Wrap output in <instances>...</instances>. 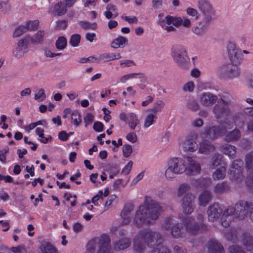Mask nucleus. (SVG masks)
Returning <instances> with one entry per match:
<instances>
[{"mask_svg":"<svg viewBox=\"0 0 253 253\" xmlns=\"http://www.w3.org/2000/svg\"><path fill=\"white\" fill-rule=\"evenodd\" d=\"M195 88V84L192 81L188 82L185 84L182 87L183 91L185 92H192Z\"/></svg>","mask_w":253,"mask_h":253,"instance_id":"nucleus-56","label":"nucleus"},{"mask_svg":"<svg viewBox=\"0 0 253 253\" xmlns=\"http://www.w3.org/2000/svg\"><path fill=\"white\" fill-rule=\"evenodd\" d=\"M215 147L214 145L210 142L203 141L200 143L199 153L200 154L208 155L214 151Z\"/></svg>","mask_w":253,"mask_h":253,"instance_id":"nucleus-26","label":"nucleus"},{"mask_svg":"<svg viewBox=\"0 0 253 253\" xmlns=\"http://www.w3.org/2000/svg\"><path fill=\"white\" fill-rule=\"evenodd\" d=\"M186 163L181 158L174 157L170 159L168 162L165 170V176L168 180H171L176 176L185 172Z\"/></svg>","mask_w":253,"mask_h":253,"instance_id":"nucleus-5","label":"nucleus"},{"mask_svg":"<svg viewBox=\"0 0 253 253\" xmlns=\"http://www.w3.org/2000/svg\"><path fill=\"white\" fill-rule=\"evenodd\" d=\"M220 150L232 159H233L236 156V148L234 146L226 144L220 147Z\"/></svg>","mask_w":253,"mask_h":253,"instance_id":"nucleus-28","label":"nucleus"},{"mask_svg":"<svg viewBox=\"0 0 253 253\" xmlns=\"http://www.w3.org/2000/svg\"><path fill=\"white\" fill-rule=\"evenodd\" d=\"M195 196L191 193H187L182 198L181 207L184 214H191L193 211L195 207Z\"/></svg>","mask_w":253,"mask_h":253,"instance_id":"nucleus-14","label":"nucleus"},{"mask_svg":"<svg viewBox=\"0 0 253 253\" xmlns=\"http://www.w3.org/2000/svg\"><path fill=\"white\" fill-rule=\"evenodd\" d=\"M134 206L132 204L128 203L126 204L123 210L121 212V216L131 215V212L133 211Z\"/></svg>","mask_w":253,"mask_h":253,"instance_id":"nucleus-47","label":"nucleus"},{"mask_svg":"<svg viewBox=\"0 0 253 253\" xmlns=\"http://www.w3.org/2000/svg\"><path fill=\"white\" fill-rule=\"evenodd\" d=\"M157 118V116L153 114H150L148 115L146 117L145 121H144V126L145 127H148L151 125L153 124V123L155 122V119H156Z\"/></svg>","mask_w":253,"mask_h":253,"instance_id":"nucleus-49","label":"nucleus"},{"mask_svg":"<svg viewBox=\"0 0 253 253\" xmlns=\"http://www.w3.org/2000/svg\"><path fill=\"white\" fill-rule=\"evenodd\" d=\"M243 162L240 159H237L232 162L230 167H235L236 169H243Z\"/></svg>","mask_w":253,"mask_h":253,"instance_id":"nucleus-62","label":"nucleus"},{"mask_svg":"<svg viewBox=\"0 0 253 253\" xmlns=\"http://www.w3.org/2000/svg\"><path fill=\"white\" fill-rule=\"evenodd\" d=\"M171 51L173 62L180 70L185 71L190 68V59L183 45H174L171 47Z\"/></svg>","mask_w":253,"mask_h":253,"instance_id":"nucleus-4","label":"nucleus"},{"mask_svg":"<svg viewBox=\"0 0 253 253\" xmlns=\"http://www.w3.org/2000/svg\"><path fill=\"white\" fill-rule=\"evenodd\" d=\"M149 253H171L169 250L166 247L162 246L152 250Z\"/></svg>","mask_w":253,"mask_h":253,"instance_id":"nucleus-59","label":"nucleus"},{"mask_svg":"<svg viewBox=\"0 0 253 253\" xmlns=\"http://www.w3.org/2000/svg\"><path fill=\"white\" fill-rule=\"evenodd\" d=\"M161 228L163 231H169L174 239L182 238L184 234L182 225L176 222L173 217H166L161 223Z\"/></svg>","mask_w":253,"mask_h":253,"instance_id":"nucleus-7","label":"nucleus"},{"mask_svg":"<svg viewBox=\"0 0 253 253\" xmlns=\"http://www.w3.org/2000/svg\"><path fill=\"white\" fill-rule=\"evenodd\" d=\"M204 125V121L201 118H197L192 122V126L196 127H202Z\"/></svg>","mask_w":253,"mask_h":253,"instance_id":"nucleus-63","label":"nucleus"},{"mask_svg":"<svg viewBox=\"0 0 253 253\" xmlns=\"http://www.w3.org/2000/svg\"><path fill=\"white\" fill-rule=\"evenodd\" d=\"M123 155L125 158H128L132 152V147L129 144H125L123 147Z\"/></svg>","mask_w":253,"mask_h":253,"instance_id":"nucleus-55","label":"nucleus"},{"mask_svg":"<svg viewBox=\"0 0 253 253\" xmlns=\"http://www.w3.org/2000/svg\"><path fill=\"white\" fill-rule=\"evenodd\" d=\"M165 105V103L161 100H157L154 104L153 107L150 109L154 114L160 112Z\"/></svg>","mask_w":253,"mask_h":253,"instance_id":"nucleus-41","label":"nucleus"},{"mask_svg":"<svg viewBox=\"0 0 253 253\" xmlns=\"http://www.w3.org/2000/svg\"><path fill=\"white\" fill-rule=\"evenodd\" d=\"M230 178L235 180H238L242 177V169H236L230 167L229 169Z\"/></svg>","mask_w":253,"mask_h":253,"instance_id":"nucleus-35","label":"nucleus"},{"mask_svg":"<svg viewBox=\"0 0 253 253\" xmlns=\"http://www.w3.org/2000/svg\"><path fill=\"white\" fill-rule=\"evenodd\" d=\"M211 199V195L210 191H205L199 197V204L200 206H206Z\"/></svg>","mask_w":253,"mask_h":253,"instance_id":"nucleus-30","label":"nucleus"},{"mask_svg":"<svg viewBox=\"0 0 253 253\" xmlns=\"http://www.w3.org/2000/svg\"><path fill=\"white\" fill-rule=\"evenodd\" d=\"M30 41V37L26 36L21 39L17 43L12 51V54L14 57L17 59H20L23 57L24 55L29 51V43Z\"/></svg>","mask_w":253,"mask_h":253,"instance_id":"nucleus-12","label":"nucleus"},{"mask_svg":"<svg viewBox=\"0 0 253 253\" xmlns=\"http://www.w3.org/2000/svg\"><path fill=\"white\" fill-rule=\"evenodd\" d=\"M146 244L144 242L139 232L134 237L133 241V250L135 253H144L146 249Z\"/></svg>","mask_w":253,"mask_h":253,"instance_id":"nucleus-23","label":"nucleus"},{"mask_svg":"<svg viewBox=\"0 0 253 253\" xmlns=\"http://www.w3.org/2000/svg\"><path fill=\"white\" fill-rule=\"evenodd\" d=\"M210 21L204 19L193 27L192 31L197 35L202 36L208 29Z\"/></svg>","mask_w":253,"mask_h":253,"instance_id":"nucleus-22","label":"nucleus"},{"mask_svg":"<svg viewBox=\"0 0 253 253\" xmlns=\"http://www.w3.org/2000/svg\"><path fill=\"white\" fill-rule=\"evenodd\" d=\"M128 40L123 36H119L114 39L111 44V46L113 48L123 47L127 43Z\"/></svg>","mask_w":253,"mask_h":253,"instance_id":"nucleus-31","label":"nucleus"},{"mask_svg":"<svg viewBox=\"0 0 253 253\" xmlns=\"http://www.w3.org/2000/svg\"><path fill=\"white\" fill-rule=\"evenodd\" d=\"M222 210L217 203H214L211 205L207 210L208 219L210 221H214L220 216Z\"/></svg>","mask_w":253,"mask_h":253,"instance_id":"nucleus-20","label":"nucleus"},{"mask_svg":"<svg viewBox=\"0 0 253 253\" xmlns=\"http://www.w3.org/2000/svg\"><path fill=\"white\" fill-rule=\"evenodd\" d=\"M44 35L43 31H39L33 37H30V40L34 44L41 43L43 41Z\"/></svg>","mask_w":253,"mask_h":253,"instance_id":"nucleus-40","label":"nucleus"},{"mask_svg":"<svg viewBox=\"0 0 253 253\" xmlns=\"http://www.w3.org/2000/svg\"><path fill=\"white\" fill-rule=\"evenodd\" d=\"M163 13H160L158 14V24L167 32H173L176 31V28L182 26L185 28H189L191 27V23L190 20L185 16H173L169 15H167L163 18Z\"/></svg>","mask_w":253,"mask_h":253,"instance_id":"nucleus-2","label":"nucleus"},{"mask_svg":"<svg viewBox=\"0 0 253 253\" xmlns=\"http://www.w3.org/2000/svg\"><path fill=\"white\" fill-rule=\"evenodd\" d=\"M225 237L226 240L235 242L237 239V232L235 229H231L228 232L225 233Z\"/></svg>","mask_w":253,"mask_h":253,"instance_id":"nucleus-48","label":"nucleus"},{"mask_svg":"<svg viewBox=\"0 0 253 253\" xmlns=\"http://www.w3.org/2000/svg\"><path fill=\"white\" fill-rule=\"evenodd\" d=\"M198 7L203 13L204 19L211 21L214 13L210 2L207 0H200L198 2Z\"/></svg>","mask_w":253,"mask_h":253,"instance_id":"nucleus-17","label":"nucleus"},{"mask_svg":"<svg viewBox=\"0 0 253 253\" xmlns=\"http://www.w3.org/2000/svg\"><path fill=\"white\" fill-rule=\"evenodd\" d=\"M46 95L43 89H40L38 92L35 95V99L39 102L42 101L45 99Z\"/></svg>","mask_w":253,"mask_h":253,"instance_id":"nucleus-58","label":"nucleus"},{"mask_svg":"<svg viewBox=\"0 0 253 253\" xmlns=\"http://www.w3.org/2000/svg\"><path fill=\"white\" fill-rule=\"evenodd\" d=\"M40 248L42 253H58L55 247L48 242H42Z\"/></svg>","mask_w":253,"mask_h":253,"instance_id":"nucleus-32","label":"nucleus"},{"mask_svg":"<svg viewBox=\"0 0 253 253\" xmlns=\"http://www.w3.org/2000/svg\"><path fill=\"white\" fill-rule=\"evenodd\" d=\"M226 169L224 166H220L213 173L212 177L214 180L223 179L226 176Z\"/></svg>","mask_w":253,"mask_h":253,"instance_id":"nucleus-34","label":"nucleus"},{"mask_svg":"<svg viewBox=\"0 0 253 253\" xmlns=\"http://www.w3.org/2000/svg\"><path fill=\"white\" fill-rule=\"evenodd\" d=\"M99 238L93 239L89 242L87 245V250L90 253H94L96 248H98Z\"/></svg>","mask_w":253,"mask_h":253,"instance_id":"nucleus-46","label":"nucleus"},{"mask_svg":"<svg viewBox=\"0 0 253 253\" xmlns=\"http://www.w3.org/2000/svg\"><path fill=\"white\" fill-rule=\"evenodd\" d=\"M204 212L203 211H200L198 213L197 216V219L198 220V222H197L199 224H203L204 226H201V230H206L207 229V226L204 224Z\"/></svg>","mask_w":253,"mask_h":253,"instance_id":"nucleus-53","label":"nucleus"},{"mask_svg":"<svg viewBox=\"0 0 253 253\" xmlns=\"http://www.w3.org/2000/svg\"><path fill=\"white\" fill-rule=\"evenodd\" d=\"M227 50L229 59L235 64H239L242 59V53L236 45L232 43H229L227 45Z\"/></svg>","mask_w":253,"mask_h":253,"instance_id":"nucleus-16","label":"nucleus"},{"mask_svg":"<svg viewBox=\"0 0 253 253\" xmlns=\"http://www.w3.org/2000/svg\"><path fill=\"white\" fill-rule=\"evenodd\" d=\"M94 116L90 113H87L84 118V121L85 124V126H87L88 125L92 123L93 121Z\"/></svg>","mask_w":253,"mask_h":253,"instance_id":"nucleus-64","label":"nucleus"},{"mask_svg":"<svg viewBox=\"0 0 253 253\" xmlns=\"http://www.w3.org/2000/svg\"><path fill=\"white\" fill-rule=\"evenodd\" d=\"M141 73H133L127 75H125L121 77L120 79V81L121 83H126L129 79L135 78V76L138 75H142Z\"/></svg>","mask_w":253,"mask_h":253,"instance_id":"nucleus-51","label":"nucleus"},{"mask_svg":"<svg viewBox=\"0 0 253 253\" xmlns=\"http://www.w3.org/2000/svg\"><path fill=\"white\" fill-rule=\"evenodd\" d=\"M27 31V28L26 25L19 26L14 31L13 33L14 37H18Z\"/></svg>","mask_w":253,"mask_h":253,"instance_id":"nucleus-52","label":"nucleus"},{"mask_svg":"<svg viewBox=\"0 0 253 253\" xmlns=\"http://www.w3.org/2000/svg\"><path fill=\"white\" fill-rule=\"evenodd\" d=\"M233 103L234 98L229 94L225 93L219 98L212 109L215 118L218 120L229 118L232 114L229 106Z\"/></svg>","mask_w":253,"mask_h":253,"instance_id":"nucleus-3","label":"nucleus"},{"mask_svg":"<svg viewBox=\"0 0 253 253\" xmlns=\"http://www.w3.org/2000/svg\"><path fill=\"white\" fill-rule=\"evenodd\" d=\"M139 121L137 119L136 115L133 113H129L128 116V126L132 129H134Z\"/></svg>","mask_w":253,"mask_h":253,"instance_id":"nucleus-39","label":"nucleus"},{"mask_svg":"<svg viewBox=\"0 0 253 253\" xmlns=\"http://www.w3.org/2000/svg\"><path fill=\"white\" fill-rule=\"evenodd\" d=\"M190 190V186L189 184L187 183H182L180 185L178 189L177 196L179 197H181L185 194L186 195L187 194L186 193Z\"/></svg>","mask_w":253,"mask_h":253,"instance_id":"nucleus-43","label":"nucleus"},{"mask_svg":"<svg viewBox=\"0 0 253 253\" xmlns=\"http://www.w3.org/2000/svg\"><path fill=\"white\" fill-rule=\"evenodd\" d=\"M162 210V207L157 202L154 200L148 201L144 205L139 207L136 212L133 223L137 227H140L144 224H150L153 220L159 217Z\"/></svg>","mask_w":253,"mask_h":253,"instance_id":"nucleus-1","label":"nucleus"},{"mask_svg":"<svg viewBox=\"0 0 253 253\" xmlns=\"http://www.w3.org/2000/svg\"><path fill=\"white\" fill-rule=\"evenodd\" d=\"M249 205L245 201L240 200L237 203L234 207H229L225 210L222 213L221 217L228 218L234 216L239 219H244L245 212L244 210Z\"/></svg>","mask_w":253,"mask_h":253,"instance_id":"nucleus-8","label":"nucleus"},{"mask_svg":"<svg viewBox=\"0 0 253 253\" xmlns=\"http://www.w3.org/2000/svg\"><path fill=\"white\" fill-rule=\"evenodd\" d=\"M182 148L185 152H194L198 148V145L196 141L186 139L183 143Z\"/></svg>","mask_w":253,"mask_h":253,"instance_id":"nucleus-29","label":"nucleus"},{"mask_svg":"<svg viewBox=\"0 0 253 253\" xmlns=\"http://www.w3.org/2000/svg\"><path fill=\"white\" fill-rule=\"evenodd\" d=\"M230 128H231V125L225 121L219 125L213 126L206 128L201 135L204 139L214 140L218 137L225 135L227 132V129Z\"/></svg>","mask_w":253,"mask_h":253,"instance_id":"nucleus-6","label":"nucleus"},{"mask_svg":"<svg viewBox=\"0 0 253 253\" xmlns=\"http://www.w3.org/2000/svg\"><path fill=\"white\" fill-rule=\"evenodd\" d=\"M139 232V236L148 246H158L164 241L161 234L159 232L150 230H143Z\"/></svg>","mask_w":253,"mask_h":253,"instance_id":"nucleus-9","label":"nucleus"},{"mask_svg":"<svg viewBox=\"0 0 253 253\" xmlns=\"http://www.w3.org/2000/svg\"><path fill=\"white\" fill-rule=\"evenodd\" d=\"M39 22L38 20H34L33 21H29L26 23V26L27 28V30L34 31L38 29Z\"/></svg>","mask_w":253,"mask_h":253,"instance_id":"nucleus-57","label":"nucleus"},{"mask_svg":"<svg viewBox=\"0 0 253 253\" xmlns=\"http://www.w3.org/2000/svg\"><path fill=\"white\" fill-rule=\"evenodd\" d=\"M230 253H245L240 247L237 245H233L229 248Z\"/></svg>","mask_w":253,"mask_h":253,"instance_id":"nucleus-60","label":"nucleus"},{"mask_svg":"<svg viewBox=\"0 0 253 253\" xmlns=\"http://www.w3.org/2000/svg\"><path fill=\"white\" fill-rule=\"evenodd\" d=\"M187 107L188 109L194 112L199 110L200 108L199 104L194 99L189 100L187 103Z\"/></svg>","mask_w":253,"mask_h":253,"instance_id":"nucleus-45","label":"nucleus"},{"mask_svg":"<svg viewBox=\"0 0 253 253\" xmlns=\"http://www.w3.org/2000/svg\"><path fill=\"white\" fill-rule=\"evenodd\" d=\"M111 239L106 234H103L99 238L98 250L97 253H110Z\"/></svg>","mask_w":253,"mask_h":253,"instance_id":"nucleus-19","label":"nucleus"},{"mask_svg":"<svg viewBox=\"0 0 253 253\" xmlns=\"http://www.w3.org/2000/svg\"><path fill=\"white\" fill-rule=\"evenodd\" d=\"M246 168L249 175L246 179L247 187L250 191L253 192V154L248 153L245 156Z\"/></svg>","mask_w":253,"mask_h":253,"instance_id":"nucleus-13","label":"nucleus"},{"mask_svg":"<svg viewBox=\"0 0 253 253\" xmlns=\"http://www.w3.org/2000/svg\"><path fill=\"white\" fill-rule=\"evenodd\" d=\"M238 64L233 63L224 64L218 69V75L225 79H232L239 76Z\"/></svg>","mask_w":253,"mask_h":253,"instance_id":"nucleus-10","label":"nucleus"},{"mask_svg":"<svg viewBox=\"0 0 253 253\" xmlns=\"http://www.w3.org/2000/svg\"><path fill=\"white\" fill-rule=\"evenodd\" d=\"M67 8L64 2L60 1L55 4L54 10L58 16H61L67 12Z\"/></svg>","mask_w":253,"mask_h":253,"instance_id":"nucleus-38","label":"nucleus"},{"mask_svg":"<svg viewBox=\"0 0 253 253\" xmlns=\"http://www.w3.org/2000/svg\"><path fill=\"white\" fill-rule=\"evenodd\" d=\"M131 244V240L128 237H124L114 243V248L116 251L124 250L128 248Z\"/></svg>","mask_w":253,"mask_h":253,"instance_id":"nucleus-24","label":"nucleus"},{"mask_svg":"<svg viewBox=\"0 0 253 253\" xmlns=\"http://www.w3.org/2000/svg\"><path fill=\"white\" fill-rule=\"evenodd\" d=\"M218 99L217 96L209 92L203 93L199 98L201 104L206 107H211Z\"/></svg>","mask_w":253,"mask_h":253,"instance_id":"nucleus-18","label":"nucleus"},{"mask_svg":"<svg viewBox=\"0 0 253 253\" xmlns=\"http://www.w3.org/2000/svg\"><path fill=\"white\" fill-rule=\"evenodd\" d=\"M208 248L209 253H224L223 247L216 240L210 241Z\"/></svg>","mask_w":253,"mask_h":253,"instance_id":"nucleus-25","label":"nucleus"},{"mask_svg":"<svg viewBox=\"0 0 253 253\" xmlns=\"http://www.w3.org/2000/svg\"><path fill=\"white\" fill-rule=\"evenodd\" d=\"M71 120L75 126H79L82 122L81 113L77 110L73 111L71 113Z\"/></svg>","mask_w":253,"mask_h":253,"instance_id":"nucleus-36","label":"nucleus"},{"mask_svg":"<svg viewBox=\"0 0 253 253\" xmlns=\"http://www.w3.org/2000/svg\"><path fill=\"white\" fill-rule=\"evenodd\" d=\"M222 156L218 153L214 154L211 159V165L212 169L218 166L221 162Z\"/></svg>","mask_w":253,"mask_h":253,"instance_id":"nucleus-44","label":"nucleus"},{"mask_svg":"<svg viewBox=\"0 0 253 253\" xmlns=\"http://www.w3.org/2000/svg\"><path fill=\"white\" fill-rule=\"evenodd\" d=\"M187 160L188 164L187 166L186 165V174L188 175H195L199 174L201 171V164L192 157L188 156Z\"/></svg>","mask_w":253,"mask_h":253,"instance_id":"nucleus-15","label":"nucleus"},{"mask_svg":"<svg viewBox=\"0 0 253 253\" xmlns=\"http://www.w3.org/2000/svg\"><path fill=\"white\" fill-rule=\"evenodd\" d=\"M243 243L248 251L253 253V237L250 235H245Z\"/></svg>","mask_w":253,"mask_h":253,"instance_id":"nucleus-37","label":"nucleus"},{"mask_svg":"<svg viewBox=\"0 0 253 253\" xmlns=\"http://www.w3.org/2000/svg\"><path fill=\"white\" fill-rule=\"evenodd\" d=\"M81 41V36L79 34H73L70 37L69 43L73 47L78 46Z\"/></svg>","mask_w":253,"mask_h":253,"instance_id":"nucleus-50","label":"nucleus"},{"mask_svg":"<svg viewBox=\"0 0 253 253\" xmlns=\"http://www.w3.org/2000/svg\"><path fill=\"white\" fill-rule=\"evenodd\" d=\"M126 138L131 143H135L137 140V135L134 132L128 133L126 136Z\"/></svg>","mask_w":253,"mask_h":253,"instance_id":"nucleus-61","label":"nucleus"},{"mask_svg":"<svg viewBox=\"0 0 253 253\" xmlns=\"http://www.w3.org/2000/svg\"><path fill=\"white\" fill-rule=\"evenodd\" d=\"M82 27L85 30L87 29H95L96 28V24L95 23L91 24L88 21H81L80 23Z\"/></svg>","mask_w":253,"mask_h":253,"instance_id":"nucleus-54","label":"nucleus"},{"mask_svg":"<svg viewBox=\"0 0 253 253\" xmlns=\"http://www.w3.org/2000/svg\"><path fill=\"white\" fill-rule=\"evenodd\" d=\"M180 221L184 231L191 235L196 234L201 229V226H204L195 221L193 216H182L180 217Z\"/></svg>","mask_w":253,"mask_h":253,"instance_id":"nucleus-11","label":"nucleus"},{"mask_svg":"<svg viewBox=\"0 0 253 253\" xmlns=\"http://www.w3.org/2000/svg\"><path fill=\"white\" fill-rule=\"evenodd\" d=\"M121 58L119 53H103L100 55L99 59L104 60L105 62H109L115 60L119 59Z\"/></svg>","mask_w":253,"mask_h":253,"instance_id":"nucleus-33","label":"nucleus"},{"mask_svg":"<svg viewBox=\"0 0 253 253\" xmlns=\"http://www.w3.org/2000/svg\"><path fill=\"white\" fill-rule=\"evenodd\" d=\"M224 135V140L227 142H233L238 141L241 137V133L240 130L237 128H234L231 131H228Z\"/></svg>","mask_w":253,"mask_h":253,"instance_id":"nucleus-21","label":"nucleus"},{"mask_svg":"<svg viewBox=\"0 0 253 253\" xmlns=\"http://www.w3.org/2000/svg\"><path fill=\"white\" fill-rule=\"evenodd\" d=\"M230 186L228 182L223 181L215 185L213 189L214 193L216 195H221L230 191Z\"/></svg>","mask_w":253,"mask_h":253,"instance_id":"nucleus-27","label":"nucleus"},{"mask_svg":"<svg viewBox=\"0 0 253 253\" xmlns=\"http://www.w3.org/2000/svg\"><path fill=\"white\" fill-rule=\"evenodd\" d=\"M67 41L66 39L63 36L59 37L55 42L56 47L59 50L65 49L67 46Z\"/></svg>","mask_w":253,"mask_h":253,"instance_id":"nucleus-42","label":"nucleus"}]
</instances>
